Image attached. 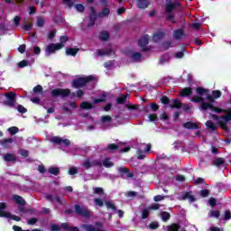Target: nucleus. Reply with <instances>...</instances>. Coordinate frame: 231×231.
<instances>
[{
  "instance_id": "obj_1",
  "label": "nucleus",
  "mask_w": 231,
  "mask_h": 231,
  "mask_svg": "<svg viewBox=\"0 0 231 231\" xmlns=\"http://www.w3.org/2000/svg\"><path fill=\"white\" fill-rule=\"evenodd\" d=\"M191 102H194L195 104H201L200 105V111H208V109H210V111H214V113H231V109H223L219 108L217 106H215L214 104L207 103L205 102V98L201 97V96H194L191 98Z\"/></svg>"
},
{
  "instance_id": "obj_2",
  "label": "nucleus",
  "mask_w": 231,
  "mask_h": 231,
  "mask_svg": "<svg viewBox=\"0 0 231 231\" xmlns=\"http://www.w3.org/2000/svg\"><path fill=\"white\" fill-rule=\"evenodd\" d=\"M95 80V76L90 75L87 77H79L74 80H72L71 87L75 89H80L82 88H86L89 82H93Z\"/></svg>"
},
{
  "instance_id": "obj_3",
  "label": "nucleus",
  "mask_w": 231,
  "mask_h": 231,
  "mask_svg": "<svg viewBox=\"0 0 231 231\" xmlns=\"http://www.w3.org/2000/svg\"><path fill=\"white\" fill-rule=\"evenodd\" d=\"M51 95L53 98H57V97L66 98L71 95V90L69 88H54L51 90Z\"/></svg>"
},
{
  "instance_id": "obj_4",
  "label": "nucleus",
  "mask_w": 231,
  "mask_h": 231,
  "mask_svg": "<svg viewBox=\"0 0 231 231\" xmlns=\"http://www.w3.org/2000/svg\"><path fill=\"white\" fill-rule=\"evenodd\" d=\"M75 213L78 216H81V217H87L89 219L91 217V210H89L88 208H84L79 204L74 205Z\"/></svg>"
},
{
  "instance_id": "obj_5",
  "label": "nucleus",
  "mask_w": 231,
  "mask_h": 231,
  "mask_svg": "<svg viewBox=\"0 0 231 231\" xmlns=\"http://www.w3.org/2000/svg\"><path fill=\"white\" fill-rule=\"evenodd\" d=\"M231 109V108H227ZM220 113H227L228 115L222 116L220 120L218 121V125H220L221 129L224 131H228V122L231 121V112H220Z\"/></svg>"
},
{
  "instance_id": "obj_6",
  "label": "nucleus",
  "mask_w": 231,
  "mask_h": 231,
  "mask_svg": "<svg viewBox=\"0 0 231 231\" xmlns=\"http://www.w3.org/2000/svg\"><path fill=\"white\" fill-rule=\"evenodd\" d=\"M62 48H64V44L62 43H51L45 49L46 55H53V53L59 51V50H62Z\"/></svg>"
},
{
  "instance_id": "obj_7",
  "label": "nucleus",
  "mask_w": 231,
  "mask_h": 231,
  "mask_svg": "<svg viewBox=\"0 0 231 231\" xmlns=\"http://www.w3.org/2000/svg\"><path fill=\"white\" fill-rule=\"evenodd\" d=\"M5 97H6L7 100L4 101V106H7V107H14L15 106V97H17V94L14 92H9L5 93Z\"/></svg>"
},
{
  "instance_id": "obj_8",
  "label": "nucleus",
  "mask_w": 231,
  "mask_h": 231,
  "mask_svg": "<svg viewBox=\"0 0 231 231\" xmlns=\"http://www.w3.org/2000/svg\"><path fill=\"white\" fill-rule=\"evenodd\" d=\"M147 44H149V34L143 36L138 41V46L141 47V51L144 53H146L147 51H151V48L147 47Z\"/></svg>"
},
{
  "instance_id": "obj_9",
  "label": "nucleus",
  "mask_w": 231,
  "mask_h": 231,
  "mask_svg": "<svg viewBox=\"0 0 231 231\" xmlns=\"http://www.w3.org/2000/svg\"><path fill=\"white\" fill-rule=\"evenodd\" d=\"M89 10V23L88 24V28H95V23H97V17H98V14H97V9H95L94 6H90Z\"/></svg>"
},
{
  "instance_id": "obj_10",
  "label": "nucleus",
  "mask_w": 231,
  "mask_h": 231,
  "mask_svg": "<svg viewBox=\"0 0 231 231\" xmlns=\"http://www.w3.org/2000/svg\"><path fill=\"white\" fill-rule=\"evenodd\" d=\"M83 167L88 169H91V167H102V162L99 160H94V161H89V160H85L83 162Z\"/></svg>"
},
{
  "instance_id": "obj_11",
  "label": "nucleus",
  "mask_w": 231,
  "mask_h": 231,
  "mask_svg": "<svg viewBox=\"0 0 231 231\" xmlns=\"http://www.w3.org/2000/svg\"><path fill=\"white\" fill-rule=\"evenodd\" d=\"M177 6H180V2H171V0H166L165 13H172V11L176 10Z\"/></svg>"
},
{
  "instance_id": "obj_12",
  "label": "nucleus",
  "mask_w": 231,
  "mask_h": 231,
  "mask_svg": "<svg viewBox=\"0 0 231 231\" xmlns=\"http://www.w3.org/2000/svg\"><path fill=\"white\" fill-rule=\"evenodd\" d=\"M192 95V88L186 87L179 92V97H187Z\"/></svg>"
},
{
  "instance_id": "obj_13",
  "label": "nucleus",
  "mask_w": 231,
  "mask_h": 231,
  "mask_svg": "<svg viewBox=\"0 0 231 231\" xmlns=\"http://www.w3.org/2000/svg\"><path fill=\"white\" fill-rule=\"evenodd\" d=\"M182 37H185V31L183 29H177L173 32V39L175 41H181Z\"/></svg>"
},
{
  "instance_id": "obj_14",
  "label": "nucleus",
  "mask_w": 231,
  "mask_h": 231,
  "mask_svg": "<svg viewBox=\"0 0 231 231\" xmlns=\"http://www.w3.org/2000/svg\"><path fill=\"white\" fill-rule=\"evenodd\" d=\"M118 172H120V174H125L126 178H134V173L129 171V168L127 167L118 168Z\"/></svg>"
},
{
  "instance_id": "obj_15",
  "label": "nucleus",
  "mask_w": 231,
  "mask_h": 231,
  "mask_svg": "<svg viewBox=\"0 0 231 231\" xmlns=\"http://www.w3.org/2000/svg\"><path fill=\"white\" fill-rule=\"evenodd\" d=\"M149 5H151L149 0H137V8L140 10H145V8H149Z\"/></svg>"
},
{
  "instance_id": "obj_16",
  "label": "nucleus",
  "mask_w": 231,
  "mask_h": 231,
  "mask_svg": "<svg viewBox=\"0 0 231 231\" xmlns=\"http://www.w3.org/2000/svg\"><path fill=\"white\" fill-rule=\"evenodd\" d=\"M183 103L180 101V99L175 98L171 100V104H170L171 109H180V107H182Z\"/></svg>"
},
{
  "instance_id": "obj_17",
  "label": "nucleus",
  "mask_w": 231,
  "mask_h": 231,
  "mask_svg": "<svg viewBox=\"0 0 231 231\" xmlns=\"http://www.w3.org/2000/svg\"><path fill=\"white\" fill-rule=\"evenodd\" d=\"M182 199L184 201L189 199V203H194V201H196V197H194V195L190 194V191H186L182 195Z\"/></svg>"
},
{
  "instance_id": "obj_18",
  "label": "nucleus",
  "mask_w": 231,
  "mask_h": 231,
  "mask_svg": "<svg viewBox=\"0 0 231 231\" xmlns=\"http://www.w3.org/2000/svg\"><path fill=\"white\" fill-rule=\"evenodd\" d=\"M80 109L83 111H88L89 109H94L95 106H93V104L88 101H82L79 105Z\"/></svg>"
},
{
  "instance_id": "obj_19",
  "label": "nucleus",
  "mask_w": 231,
  "mask_h": 231,
  "mask_svg": "<svg viewBox=\"0 0 231 231\" xmlns=\"http://www.w3.org/2000/svg\"><path fill=\"white\" fill-rule=\"evenodd\" d=\"M61 228L66 231H80L78 226H69L68 223H61Z\"/></svg>"
},
{
  "instance_id": "obj_20",
  "label": "nucleus",
  "mask_w": 231,
  "mask_h": 231,
  "mask_svg": "<svg viewBox=\"0 0 231 231\" xmlns=\"http://www.w3.org/2000/svg\"><path fill=\"white\" fill-rule=\"evenodd\" d=\"M163 37H165V32H157L153 33L152 41L154 42H158L159 41H162V39H163Z\"/></svg>"
},
{
  "instance_id": "obj_21",
  "label": "nucleus",
  "mask_w": 231,
  "mask_h": 231,
  "mask_svg": "<svg viewBox=\"0 0 231 231\" xmlns=\"http://www.w3.org/2000/svg\"><path fill=\"white\" fill-rule=\"evenodd\" d=\"M205 125L208 131H211V133H216V131H217V126H216V124L210 120L207 121Z\"/></svg>"
},
{
  "instance_id": "obj_22",
  "label": "nucleus",
  "mask_w": 231,
  "mask_h": 231,
  "mask_svg": "<svg viewBox=\"0 0 231 231\" xmlns=\"http://www.w3.org/2000/svg\"><path fill=\"white\" fill-rule=\"evenodd\" d=\"M13 199L15 201V203H17V205H21L22 207L26 205V200H24V199L19 195H13Z\"/></svg>"
},
{
  "instance_id": "obj_23",
  "label": "nucleus",
  "mask_w": 231,
  "mask_h": 231,
  "mask_svg": "<svg viewBox=\"0 0 231 231\" xmlns=\"http://www.w3.org/2000/svg\"><path fill=\"white\" fill-rule=\"evenodd\" d=\"M183 127L184 129H189V130L199 129V127L198 126V124L190 121L184 123Z\"/></svg>"
},
{
  "instance_id": "obj_24",
  "label": "nucleus",
  "mask_w": 231,
  "mask_h": 231,
  "mask_svg": "<svg viewBox=\"0 0 231 231\" xmlns=\"http://www.w3.org/2000/svg\"><path fill=\"white\" fill-rule=\"evenodd\" d=\"M79 48H67L66 49V55L70 57H77V53H79Z\"/></svg>"
},
{
  "instance_id": "obj_25",
  "label": "nucleus",
  "mask_w": 231,
  "mask_h": 231,
  "mask_svg": "<svg viewBox=\"0 0 231 231\" xmlns=\"http://www.w3.org/2000/svg\"><path fill=\"white\" fill-rule=\"evenodd\" d=\"M82 228L85 231H104L100 228H96L95 226L91 225V224H83L82 225Z\"/></svg>"
},
{
  "instance_id": "obj_26",
  "label": "nucleus",
  "mask_w": 231,
  "mask_h": 231,
  "mask_svg": "<svg viewBox=\"0 0 231 231\" xmlns=\"http://www.w3.org/2000/svg\"><path fill=\"white\" fill-rule=\"evenodd\" d=\"M212 165H214V167H221V165H225V158L223 157L216 158L212 162Z\"/></svg>"
},
{
  "instance_id": "obj_27",
  "label": "nucleus",
  "mask_w": 231,
  "mask_h": 231,
  "mask_svg": "<svg viewBox=\"0 0 231 231\" xmlns=\"http://www.w3.org/2000/svg\"><path fill=\"white\" fill-rule=\"evenodd\" d=\"M109 14H111V9L105 7L98 13L97 17H109Z\"/></svg>"
},
{
  "instance_id": "obj_28",
  "label": "nucleus",
  "mask_w": 231,
  "mask_h": 231,
  "mask_svg": "<svg viewBox=\"0 0 231 231\" xmlns=\"http://www.w3.org/2000/svg\"><path fill=\"white\" fill-rule=\"evenodd\" d=\"M102 165H104L106 169H110V167H115V162H111V159L106 157L103 161Z\"/></svg>"
},
{
  "instance_id": "obj_29",
  "label": "nucleus",
  "mask_w": 231,
  "mask_h": 231,
  "mask_svg": "<svg viewBox=\"0 0 231 231\" xmlns=\"http://www.w3.org/2000/svg\"><path fill=\"white\" fill-rule=\"evenodd\" d=\"M48 172L53 176H59V174H60V169L59 167L51 166L48 169Z\"/></svg>"
},
{
  "instance_id": "obj_30",
  "label": "nucleus",
  "mask_w": 231,
  "mask_h": 231,
  "mask_svg": "<svg viewBox=\"0 0 231 231\" xmlns=\"http://www.w3.org/2000/svg\"><path fill=\"white\" fill-rule=\"evenodd\" d=\"M110 37H111V34H109L108 32L103 31L99 33L100 41H103V42L109 41Z\"/></svg>"
},
{
  "instance_id": "obj_31",
  "label": "nucleus",
  "mask_w": 231,
  "mask_h": 231,
  "mask_svg": "<svg viewBox=\"0 0 231 231\" xmlns=\"http://www.w3.org/2000/svg\"><path fill=\"white\" fill-rule=\"evenodd\" d=\"M196 93L199 95V97H203V95H208V89L203 88V87H198L196 88Z\"/></svg>"
},
{
  "instance_id": "obj_32",
  "label": "nucleus",
  "mask_w": 231,
  "mask_h": 231,
  "mask_svg": "<svg viewBox=\"0 0 231 231\" xmlns=\"http://www.w3.org/2000/svg\"><path fill=\"white\" fill-rule=\"evenodd\" d=\"M4 160L5 162H17V157L12 153H5L4 154Z\"/></svg>"
},
{
  "instance_id": "obj_33",
  "label": "nucleus",
  "mask_w": 231,
  "mask_h": 231,
  "mask_svg": "<svg viewBox=\"0 0 231 231\" xmlns=\"http://www.w3.org/2000/svg\"><path fill=\"white\" fill-rule=\"evenodd\" d=\"M106 97H107V95H106V93L100 94V98L94 99L93 104H102V103L106 102Z\"/></svg>"
},
{
  "instance_id": "obj_34",
  "label": "nucleus",
  "mask_w": 231,
  "mask_h": 231,
  "mask_svg": "<svg viewBox=\"0 0 231 231\" xmlns=\"http://www.w3.org/2000/svg\"><path fill=\"white\" fill-rule=\"evenodd\" d=\"M147 157V152H145V151L139 149L137 150V159L138 160H145V158Z\"/></svg>"
},
{
  "instance_id": "obj_35",
  "label": "nucleus",
  "mask_w": 231,
  "mask_h": 231,
  "mask_svg": "<svg viewBox=\"0 0 231 231\" xmlns=\"http://www.w3.org/2000/svg\"><path fill=\"white\" fill-rule=\"evenodd\" d=\"M61 3L69 9H71L73 6H75V2H73V0H61Z\"/></svg>"
},
{
  "instance_id": "obj_36",
  "label": "nucleus",
  "mask_w": 231,
  "mask_h": 231,
  "mask_svg": "<svg viewBox=\"0 0 231 231\" xmlns=\"http://www.w3.org/2000/svg\"><path fill=\"white\" fill-rule=\"evenodd\" d=\"M166 21H170L172 24H176V18L172 13H166Z\"/></svg>"
},
{
  "instance_id": "obj_37",
  "label": "nucleus",
  "mask_w": 231,
  "mask_h": 231,
  "mask_svg": "<svg viewBox=\"0 0 231 231\" xmlns=\"http://www.w3.org/2000/svg\"><path fill=\"white\" fill-rule=\"evenodd\" d=\"M111 53H113V50L111 49H107V50H99L97 51V55H99V57H102L104 55H111Z\"/></svg>"
},
{
  "instance_id": "obj_38",
  "label": "nucleus",
  "mask_w": 231,
  "mask_h": 231,
  "mask_svg": "<svg viewBox=\"0 0 231 231\" xmlns=\"http://www.w3.org/2000/svg\"><path fill=\"white\" fill-rule=\"evenodd\" d=\"M161 217H162V221L167 222L171 219V214L169 212L162 211L161 213Z\"/></svg>"
},
{
  "instance_id": "obj_39",
  "label": "nucleus",
  "mask_w": 231,
  "mask_h": 231,
  "mask_svg": "<svg viewBox=\"0 0 231 231\" xmlns=\"http://www.w3.org/2000/svg\"><path fill=\"white\" fill-rule=\"evenodd\" d=\"M101 122L103 124H111V122H113V117H111V116H101Z\"/></svg>"
},
{
  "instance_id": "obj_40",
  "label": "nucleus",
  "mask_w": 231,
  "mask_h": 231,
  "mask_svg": "<svg viewBox=\"0 0 231 231\" xmlns=\"http://www.w3.org/2000/svg\"><path fill=\"white\" fill-rule=\"evenodd\" d=\"M118 144L116 143H110L106 147V151H109L110 152H114V151H116L118 149Z\"/></svg>"
},
{
  "instance_id": "obj_41",
  "label": "nucleus",
  "mask_w": 231,
  "mask_h": 231,
  "mask_svg": "<svg viewBox=\"0 0 231 231\" xmlns=\"http://www.w3.org/2000/svg\"><path fill=\"white\" fill-rule=\"evenodd\" d=\"M132 60H134L135 62H138L140 59H142V54L140 52H134L131 55Z\"/></svg>"
},
{
  "instance_id": "obj_42",
  "label": "nucleus",
  "mask_w": 231,
  "mask_h": 231,
  "mask_svg": "<svg viewBox=\"0 0 231 231\" xmlns=\"http://www.w3.org/2000/svg\"><path fill=\"white\" fill-rule=\"evenodd\" d=\"M180 228H181V226H180V224H171V225L168 227V231H180Z\"/></svg>"
},
{
  "instance_id": "obj_43",
  "label": "nucleus",
  "mask_w": 231,
  "mask_h": 231,
  "mask_svg": "<svg viewBox=\"0 0 231 231\" xmlns=\"http://www.w3.org/2000/svg\"><path fill=\"white\" fill-rule=\"evenodd\" d=\"M162 46L165 48V50H169V48H173L174 42H171V41L163 42Z\"/></svg>"
},
{
  "instance_id": "obj_44",
  "label": "nucleus",
  "mask_w": 231,
  "mask_h": 231,
  "mask_svg": "<svg viewBox=\"0 0 231 231\" xmlns=\"http://www.w3.org/2000/svg\"><path fill=\"white\" fill-rule=\"evenodd\" d=\"M149 214H150L149 208L143 209L142 215H141L142 219H147V217H149Z\"/></svg>"
},
{
  "instance_id": "obj_45",
  "label": "nucleus",
  "mask_w": 231,
  "mask_h": 231,
  "mask_svg": "<svg viewBox=\"0 0 231 231\" xmlns=\"http://www.w3.org/2000/svg\"><path fill=\"white\" fill-rule=\"evenodd\" d=\"M148 227L151 230H156V229L160 228V224L157 221H153V222L150 223Z\"/></svg>"
},
{
  "instance_id": "obj_46",
  "label": "nucleus",
  "mask_w": 231,
  "mask_h": 231,
  "mask_svg": "<svg viewBox=\"0 0 231 231\" xmlns=\"http://www.w3.org/2000/svg\"><path fill=\"white\" fill-rule=\"evenodd\" d=\"M127 100V95L126 96H121L116 98V103L120 105L125 104V101Z\"/></svg>"
},
{
  "instance_id": "obj_47",
  "label": "nucleus",
  "mask_w": 231,
  "mask_h": 231,
  "mask_svg": "<svg viewBox=\"0 0 231 231\" xmlns=\"http://www.w3.org/2000/svg\"><path fill=\"white\" fill-rule=\"evenodd\" d=\"M199 196L201 198H208V196H210L209 189H201L200 192H199Z\"/></svg>"
},
{
  "instance_id": "obj_48",
  "label": "nucleus",
  "mask_w": 231,
  "mask_h": 231,
  "mask_svg": "<svg viewBox=\"0 0 231 231\" xmlns=\"http://www.w3.org/2000/svg\"><path fill=\"white\" fill-rule=\"evenodd\" d=\"M161 102L163 104V106H167V105H169V104H171V99L169 98V97H167V96H162V97H161Z\"/></svg>"
},
{
  "instance_id": "obj_49",
  "label": "nucleus",
  "mask_w": 231,
  "mask_h": 231,
  "mask_svg": "<svg viewBox=\"0 0 231 231\" xmlns=\"http://www.w3.org/2000/svg\"><path fill=\"white\" fill-rule=\"evenodd\" d=\"M8 132L10 133L11 136H14V134H17V133H19V128L16 126H13L8 128Z\"/></svg>"
},
{
  "instance_id": "obj_50",
  "label": "nucleus",
  "mask_w": 231,
  "mask_h": 231,
  "mask_svg": "<svg viewBox=\"0 0 231 231\" xmlns=\"http://www.w3.org/2000/svg\"><path fill=\"white\" fill-rule=\"evenodd\" d=\"M52 143H55L56 145H60V143H62V138L59 137V136H54L51 139Z\"/></svg>"
},
{
  "instance_id": "obj_51",
  "label": "nucleus",
  "mask_w": 231,
  "mask_h": 231,
  "mask_svg": "<svg viewBox=\"0 0 231 231\" xmlns=\"http://www.w3.org/2000/svg\"><path fill=\"white\" fill-rule=\"evenodd\" d=\"M150 108L153 113H156V111H158V109H160V106L157 103L152 102L150 104Z\"/></svg>"
},
{
  "instance_id": "obj_52",
  "label": "nucleus",
  "mask_w": 231,
  "mask_h": 231,
  "mask_svg": "<svg viewBox=\"0 0 231 231\" xmlns=\"http://www.w3.org/2000/svg\"><path fill=\"white\" fill-rule=\"evenodd\" d=\"M38 28H42L44 26V18L39 16L37 17V23H36Z\"/></svg>"
},
{
  "instance_id": "obj_53",
  "label": "nucleus",
  "mask_w": 231,
  "mask_h": 231,
  "mask_svg": "<svg viewBox=\"0 0 231 231\" xmlns=\"http://www.w3.org/2000/svg\"><path fill=\"white\" fill-rule=\"evenodd\" d=\"M149 122H158V115L157 114H150L148 116Z\"/></svg>"
},
{
  "instance_id": "obj_54",
  "label": "nucleus",
  "mask_w": 231,
  "mask_h": 231,
  "mask_svg": "<svg viewBox=\"0 0 231 231\" xmlns=\"http://www.w3.org/2000/svg\"><path fill=\"white\" fill-rule=\"evenodd\" d=\"M69 174L70 176H75V174H79V169L77 167L69 168Z\"/></svg>"
},
{
  "instance_id": "obj_55",
  "label": "nucleus",
  "mask_w": 231,
  "mask_h": 231,
  "mask_svg": "<svg viewBox=\"0 0 231 231\" xmlns=\"http://www.w3.org/2000/svg\"><path fill=\"white\" fill-rule=\"evenodd\" d=\"M106 208H111V210L116 211V206H115V204L111 203V201H106L105 203Z\"/></svg>"
},
{
  "instance_id": "obj_56",
  "label": "nucleus",
  "mask_w": 231,
  "mask_h": 231,
  "mask_svg": "<svg viewBox=\"0 0 231 231\" xmlns=\"http://www.w3.org/2000/svg\"><path fill=\"white\" fill-rule=\"evenodd\" d=\"M208 204L210 207H216V205H217V199H216L214 197H211L208 199Z\"/></svg>"
},
{
  "instance_id": "obj_57",
  "label": "nucleus",
  "mask_w": 231,
  "mask_h": 231,
  "mask_svg": "<svg viewBox=\"0 0 231 231\" xmlns=\"http://www.w3.org/2000/svg\"><path fill=\"white\" fill-rule=\"evenodd\" d=\"M61 228V226H59L57 224L51 225V231H60Z\"/></svg>"
},
{
  "instance_id": "obj_58",
  "label": "nucleus",
  "mask_w": 231,
  "mask_h": 231,
  "mask_svg": "<svg viewBox=\"0 0 231 231\" xmlns=\"http://www.w3.org/2000/svg\"><path fill=\"white\" fill-rule=\"evenodd\" d=\"M94 194H97L98 196H102L104 194V189L102 188H94Z\"/></svg>"
},
{
  "instance_id": "obj_59",
  "label": "nucleus",
  "mask_w": 231,
  "mask_h": 231,
  "mask_svg": "<svg viewBox=\"0 0 231 231\" xmlns=\"http://www.w3.org/2000/svg\"><path fill=\"white\" fill-rule=\"evenodd\" d=\"M221 90H213L211 96L215 98H221Z\"/></svg>"
},
{
  "instance_id": "obj_60",
  "label": "nucleus",
  "mask_w": 231,
  "mask_h": 231,
  "mask_svg": "<svg viewBox=\"0 0 231 231\" xmlns=\"http://www.w3.org/2000/svg\"><path fill=\"white\" fill-rule=\"evenodd\" d=\"M75 8L78 12H84V10H86V7H84V5L82 4H77L75 5Z\"/></svg>"
},
{
  "instance_id": "obj_61",
  "label": "nucleus",
  "mask_w": 231,
  "mask_h": 231,
  "mask_svg": "<svg viewBox=\"0 0 231 231\" xmlns=\"http://www.w3.org/2000/svg\"><path fill=\"white\" fill-rule=\"evenodd\" d=\"M210 216L211 217H219V216H221V213L219 212V209H217L215 211H210Z\"/></svg>"
},
{
  "instance_id": "obj_62",
  "label": "nucleus",
  "mask_w": 231,
  "mask_h": 231,
  "mask_svg": "<svg viewBox=\"0 0 231 231\" xmlns=\"http://www.w3.org/2000/svg\"><path fill=\"white\" fill-rule=\"evenodd\" d=\"M149 210H158L160 208V204L153 203L148 207Z\"/></svg>"
},
{
  "instance_id": "obj_63",
  "label": "nucleus",
  "mask_w": 231,
  "mask_h": 231,
  "mask_svg": "<svg viewBox=\"0 0 231 231\" xmlns=\"http://www.w3.org/2000/svg\"><path fill=\"white\" fill-rule=\"evenodd\" d=\"M33 93H42V86L37 85L32 89Z\"/></svg>"
},
{
  "instance_id": "obj_64",
  "label": "nucleus",
  "mask_w": 231,
  "mask_h": 231,
  "mask_svg": "<svg viewBox=\"0 0 231 231\" xmlns=\"http://www.w3.org/2000/svg\"><path fill=\"white\" fill-rule=\"evenodd\" d=\"M224 219L226 221H228L229 219H231V212H230V210H226L225 211Z\"/></svg>"
}]
</instances>
